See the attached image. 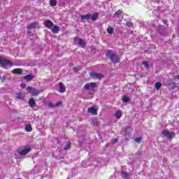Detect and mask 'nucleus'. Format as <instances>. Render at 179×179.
I'll return each mask as SVG.
<instances>
[{
	"mask_svg": "<svg viewBox=\"0 0 179 179\" xmlns=\"http://www.w3.org/2000/svg\"><path fill=\"white\" fill-rule=\"evenodd\" d=\"M106 57L110 59V61L114 64H118L121 60V58H120L115 52H113V50H107L106 52Z\"/></svg>",
	"mask_w": 179,
	"mask_h": 179,
	"instance_id": "obj_1",
	"label": "nucleus"
},
{
	"mask_svg": "<svg viewBox=\"0 0 179 179\" xmlns=\"http://www.w3.org/2000/svg\"><path fill=\"white\" fill-rule=\"evenodd\" d=\"M97 85L96 83H86L85 86H83V89L85 90H90L88 94H94L95 92V87Z\"/></svg>",
	"mask_w": 179,
	"mask_h": 179,
	"instance_id": "obj_2",
	"label": "nucleus"
},
{
	"mask_svg": "<svg viewBox=\"0 0 179 179\" xmlns=\"http://www.w3.org/2000/svg\"><path fill=\"white\" fill-rule=\"evenodd\" d=\"M0 66L2 68L11 67L13 66V63L10 60H7L6 58L0 56Z\"/></svg>",
	"mask_w": 179,
	"mask_h": 179,
	"instance_id": "obj_3",
	"label": "nucleus"
},
{
	"mask_svg": "<svg viewBox=\"0 0 179 179\" xmlns=\"http://www.w3.org/2000/svg\"><path fill=\"white\" fill-rule=\"evenodd\" d=\"M162 134L166 137L169 140H172L176 138V133L173 131L170 132L168 129H164L162 131Z\"/></svg>",
	"mask_w": 179,
	"mask_h": 179,
	"instance_id": "obj_4",
	"label": "nucleus"
},
{
	"mask_svg": "<svg viewBox=\"0 0 179 179\" xmlns=\"http://www.w3.org/2000/svg\"><path fill=\"white\" fill-rule=\"evenodd\" d=\"M27 90L28 92L32 94V96H38V94L42 92V91H38L37 89H35L34 87L28 86L27 87Z\"/></svg>",
	"mask_w": 179,
	"mask_h": 179,
	"instance_id": "obj_5",
	"label": "nucleus"
},
{
	"mask_svg": "<svg viewBox=\"0 0 179 179\" xmlns=\"http://www.w3.org/2000/svg\"><path fill=\"white\" fill-rule=\"evenodd\" d=\"M90 76L92 77L94 79H103V75L101 73H98L95 71H92L90 73Z\"/></svg>",
	"mask_w": 179,
	"mask_h": 179,
	"instance_id": "obj_6",
	"label": "nucleus"
},
{
	"mask_svg": "<svg viewBox=\"0 0 179 179\" xmlns=\"http://www.w3.org/2000/svg\"><path fill=\"white\" fill-rule=\"evenodd\" d=\"M166 87H169L170 89L174 90L176 87V83L173 81V79H169L166 81Z\"/></svg>",
	"mask_w": 179,
	"mask_h": 179,
	"instance_id": "obj_7",
	"label": "nucleus"
},
{
	"mask_svg": "<svg viewBox=\"0 0 179 179\" xmlns=\"http://www.w3.org/2000/svg\"><path fill=\"white\" fill-rule=\"evenodd\" d=\"M31 151V148H23L22 150H20V152H19V154L20 156H24L27 154H29V152Z\"/></svg>",
	"mask_w": 179,
	"mask_h": 179,
	"instance_id": "obj_8",
	"label": "nucleus"
},
{
	"mask_svg": "<svg viewBox=\"0 0 179 179\" xmlns=\"http://www.w3.org/2000/svg\"><path fill=\"white\" fill-rule=\"evenodd\" d=\"M87 112L93 115H97V109L94 106L88 108Z\"/></svg>",
	"mask_w": 179,
	"mask_h": 179,
	"instance_id": "obj_9",
	"label": "nucleus"
},
{
	"mask_svg": "<svg viewBox=\"0 0 179 179\" xmlns=\"http://www.w3.org/2000/svg\"><path fill=\"white\" fill-rule=\"evenodd\" d=\"M59 92L64 93L66 92V86L62 82L59 83Z\"/></svg>",
	"mask_w": 179,
	"mask_h": 179,
	"instance_id": "obj_10",
	"label": "nucleus"
},
{
	"mask_svg": "<svg viewBox=\"0 0 179 179\" xmlns=\"http://www.w3.org/2000/svg\"><path fill=\"white\" fill-rule=\"evenodd\" d=\"M44 25H45V27L48 29H51L52 27H53V22H52L50 20H46L45 22H44Z\"/></svg>",
	"mask_w": 179,
	"mask_h": 179,
	"instance_id": "obj_11",
	"label": "nucleus"
},
{
	"mask_svg": "<svg viewBox=\"0 0 179 179\" xmlns=\"http://www.w3.org/2000/svg\"><path fill=\"white\" fill-rule=\"evenodd\" d=\"M28 104H29L30 108H34L36 106L34 98L31 97L28 101Z\"/></svg>",
	"mask_w": 179,
	"mask_h": 179,
	"instance_id": "obj_12",
	"label": "nucleus"
},
{
	"mask_svg": "<svg viewBox=\"0 0 179 179\" xmlns=\"http://www.w3.org/2000/svg\"><path fill=\"white\" fill-rule=\"evenodd\" d=\"M34 78V76L32 74H29L23 76V79L26 80L28 82L31 81Z\"/></svg>",
	"mask_w": 179,
	"mask_h": 179,
	"instance_id": "obj_13",
	"label": "nucleus"
},
{
	"mask_svg": "<svg viewBox=\"0 0 179 179\" xmlns=\"http://www.w3.org/2000/svg\"><path fill=\"white\" fill-rule=\"evenodd\" d=\"M122 115V111L121 110H118L116 111V113H115L114 116L115 117H116L117 120H120L121 119Z\"/></svg>",
	"mask_w": 179,
	"mask_h": 179,
	"instance_id": "obj_14",
	"label": "nucleus"
},
{
	"mask_svg": "<svg viewBox=\"0 0 179 179\" xmlns=\"http://www.w3.org/2000/svg\"><path fill=\"white\" fill-rule=\"evenodd\" d=\"M80 20H91V15L90 14H86L85 15H80Z\"/></svg>",
	"mask_w": 179,
	"mask_h": 179,
	"instance_id": "obj_15",
	"label": "nucleus"
},
{
	"mask_svg": "<svg viewBox=\"0 0 179 179\" xmlns=\"http://www.w3.org/2000/svg\"><path fill=\"white\" fill-rule=\"evenodd\" d=\"M122 14V10H117L116 12H115L113 17L116 18H120Z\"/></svg>",
	"mask_w": 179,
	"mask_h": 179,
	"instance_id": "obj_16",
	"label": "nucleus"
},
{
	"mask_svg": "<svg viewBox=\"0 0 179 179\" xmlns=\"http://www.w3.org/2000/svg\"><path fill=\"white\" fill-rule=\"evenodd\" d=\"M13 74H17L20 75L22 73V69H15L14 70H12Z\"/></svg>",
	"mask_w": 179,
	"mask_h": 179,
	"instance_id": "obj_17",
	"label": "nucleus"
},
{
	"mask_svg": "<svg viewBox=\"0 0 179 179\" xmlns=\"http://www.w3.org/2000/svg\"><path fill=\"white\" fill-rule=\"evenodd\" d=\"M98 17H99V13H94L92 15H91V20L93 22H95L96 20H98Z\"/></svg>",
	"mask_w": 179,
	"mask_h": 179,
	"instance_id": "obj_18",
	"label": "nucleus"
},
{
	"mask_svg": "<svg viewBox=\"0 0 179 179\" xmlns=\"http://www.w3.org/2000/svg\"><path fill=\"white\" fill-rule=\"evenodd\" d=\"M36 26H37V23L34 22L31 23L29 25H27V29L31 30L33 29H35Z\"/></svg>",
	"mask_w": 179,
	"mask_h": 179,
	"instance_id": "obj_19",
	"label": "nucleus"
},
{
	"mask_svg": "<svg viewBox=\"0 0 179 179\" xmlns=\"http://www.w3.org/2000/svg\"><path fill=\"white\" fill-rule=\"evenodd\" d=\"M59 32V27L58 26H54L52 27V33L57 34Z\"/></svg>",
	"mask_w": 179,
	"mask_h": 179,
	"instance_id": "obj_20",
	"label": "nucleus"
},
{
	"mask_svg": "<svg viewBox=\"0 0 179 179\" xmlns=\"http://www.w3.org/2000/svg\"><path fill=\"white\" fill-rule=\"evenodd\" d=\"M71 141H67L66 143V145H65L64 148V150L66 151V150H69L71 148Z\"/></svg>",
	"mask_w": 179,
	"mask_h": 179,
	"instance_id": "obj_21",
	"label": "nucleus"
},
{
	"mask_svg": "<svg viewBox=\"0 0 179 179\" xmlns=\"http://www.w3.org/2000/svg\"><path fill=\"white\" fill-rule=\"evenodd\" d=\"M24 99V97L22 95V92L17 93V96H15V99L22 100Z\"/></svg>",
	"mask_w": 179,
	"mask_h": 179,
	"instance_id": "obj_22",
	"label": "nucleus"
},
{
	"mask_svg": "<svg viewBox=\"0 0 179 179\" xmlns=\"http://www.w3.org/2000/svg\"><path fill=\"white\" fill-rule=\"evenodd\" d=\"M120 176L124 178V179H127L129 176V173H127L125 171H122V173L120 174Z\"/></svg>",
	"mask_w": 179,
	"mask_h": 179,
	"instance_id": "obj_23",
	"label": "nucleus"
},
{
	"mask_svg": "<svg viewBox=\"0 0 179 179\" xmlns=\"http://www.w3.org/2000/svg\"><path fill=\"white\" fill-rule=\"evenodd\" d=\"M91 125L93 126H97L98 125V120L96 118H93L92 120H91V122H90Z\"/></svg>",
	"mask_w": 179,
	"mask_h": 179,
	"instance_id": "obj_24",
	"label": "nucleus"
},
{
	"mask_svg": "<svg viewBox=\"0 0 179 179\" xmlns=\"http://www.w3.org/2000/svg\"><path fill=\"white\" fill-rule=\"evenodd\" d=\"M25 131H27V132L29 133L32 131V127L31 124H27V126H25Z\"/></svg>",
	"mask_w": 179,
	"mask_h": 179,
	"instance_id": "obj_25",
	"label": "nucleus"
},
{
	"mask_svg": "<svg viewBox=\"0 0 179 179\" xmlns=\"http://www.w3.org/2000/svg\"><path fill=\"white\" fill-rule=\"evenodd\" d=\"M77 44H78V45H80V47L81 48H85V44L84 43V41H83V40H79V42L77 43Z\"/></svg>",
	"mask_w": 179,
	"mask_h": 179,
	"instance_id": "obj_26",
	"label": "nucleus"
},
{
	"mask_svg": "<svg viewBox=\"0 0 179 179\" xmlns=\"http://www.w3.org/2000/svg\"><path fill=\"white\" fill-rule=\"evenodd\" d=\"M57 3V0H50L49 1V4L52 7L56 6Z\"/></svg>",
	"mask_w": 179,
	"mask_h": 179,
	"instance_id": "obj_27",
	"label": "nucleus"
},
{
	"mask_svg": "<svg viewBox=\"0 0 179 179\" xmlns=\"http://www.w3.org/2000/svg\"><path fill=\"white\" fill-rule=\"evenodd\" d=\"M106 32L108 33L109 34H113L114 32L113 27H109L108 28H107Z\"/></svg>",
	"mask_w": 179,
	"mask_h": 179,
	"instance_id": "obj_28",
	"label": "nucleus"
},
{
	"mask_svg": "<svg viewBox=\"0 0 179 179\" xmlns=\"http://www.w3.org/2000/svg\"><path fill=\"white\" fill-rule=\"evenodd\" d=\"M161 87H162V83L160 82H157L155 83V88L157 90H160Z\"/></svg>",
	"mask_w": 179,
	"mask_h": 179,
	"instance_id": "obj_29",
	"label": "nucleus"
},
{
	"mask_svg": "<svg viewBox=\"0 0 179 179\" xmlns=\"http://www.w3.org/2000/svg\"><path fill=\"white\" fill-rule=\"evenodd\" d=\"M122 102L127 103L129 101L130 99L128 96H122Z\"/></svg>",
	"mask_w": 179,
	"mask_h": 179,
	"instance_id": "obj_30",
	"label": "nucleus"
},
{
	"mask_svg": "<svg viewBox=\"0 0 179 179\" xmlns=\"http://www.w3.org/2000/svg\"><path fill=\"white\" fill-rule=\"evenodd\" d=\"M125 26H127V27H134V23L131 22H127V23H125Z\"/></svg>",
	"mask_w": 179,
	"mask_h": 179,
	"instance_id": "obj_31",
	"label": "nucleus"
},
{
	"mask_svg": "<svg viewBox=\"0 0 179 179\" xmlns=\"http://www.w3.org/2000/svg\"><path fill=\"white\" fill-rule=\"evenodd\" d=\"M143 65L145 66L146 69H148L150 68V66L148 65V62L147 61H143Z\"/></svg>",
	"mask_w": 179,
	"mask_h": 179,
	"instance_id": "obj_32",
	"label": "nucleus"
},
{
	"mask_svg": "<svg viewBox=\"0 0 179 179\" xmlns=\"http://www.w3.org/2000/svg\"><path fill=\"white\" fill-rule=\"evenodd\" d=\"M79 41H83V39H80L79 37H75L74 38V42L77 44L79 43Z\"/></svg>",
	"mask_w": 179,
	"mask_h": 179,
	"instance_id": "obj_33",
	"label": "nucleus"
},
{
	"mask_svg": "<svg viewBox=\"0 0 179 179\" xmlns=\"http://www.w3.org/2000/svg\"><path fill=\"white\" fill-rule=\"evenodd\" d=\"M48 108H55V105H54V104L52 103V102H49V103H48Z\"/></svg>",
	"mask_w": 179,
	"mask_h": 179,
	"instance_id": "obj_34",
	"label": "nucleus"
},
{
	"mask_svg": "<svg viewBox=\"0 0 179 179\" xmlns=\"http://www.w3.org/2000/svg\"><path fill=\"white\" fill-rule=\"evenodd\" d=\"M135 142L138 143H140L141 141H142V137H138V138H136L134 139Z\"/></svg>",
	"mask_w": 179,
	"mask_h": 179,
	"instance_id": "obj_35",
	"label": "nucleus"
},
{
	"mask_svg": "<svg viewBox=\"0 0 179 179\" xmlns=\"http://www.w3.org/2000/svg\"><path fill=\"white\" fill-rule=\"evenodd\" d=\"M112 144H115L117 142H118V138H112Z\"/></svg>",
	"mask_w": 179,
	"mask_h": 179,
	"instance_id": "obj_36",
	"label": "nucleus"
},
{
	"mask_svg": "<svg viewBox=\"0 0 179 179\" xmlns=\"http://www.w3.org/2000/svg\"><path fill=\"white\" fill-rule=\"evenodd\" d=\"M62 104H63V102H62V101L57 102L56 104H55V107H58V106H61Z\"/></svg>",
	"mask_w": 179,
	"mask_h": 179,
	"instance_id": "obj_37",
	"label": "nucleus"
},
{
	"mask_svg": "<svg viewBox=\"0 0 179 179\" xmlns=\"http://www.w3.org/2000/svg\"><path fill=\"white\" fill-rule=\"evenodd\" d=\"M20 86L22 87V89H25V87H27V85L25 83H22Z\"/></svg>",
	"mask_w": 179,
	"mask_h": 179,
	"instance_id": "obj_38",
	"label": "nucleus"
},
{
	"mask_svg": "<svg viewBox=\"0 0 179 179\" xmlns=\"http://www.w3.org/2000/svg\"><path fill=\"white\" fill-rule=\"evenodd\" d=\"M179 80V76H175L173 77V80Z\"/></svg>",
	"mask_w": 179,
	"mask_h": 179,
	"instance_id": "obj_39",
	"label": "nucleus"
},
{
	"mask_svg": "<svg viewBox=\"0 0 179 179\" xmlns=\"http://www.w3.org/2000/svg\"><path fill=\"white\" fill-rule=\"evenodd\" d=\"M141 153H142V151L140 152V154H141Z\"/></svg>",
	"mask_w": 179,
	"mask_h": 179,
	"instance_id": "obj_40",
	"label": "nucleus"
},
{
	"mask_svg": "<svg viewBox=\"0 0 179 179\" xmlns=\"http://www.w3.org/2000/svg\"><path fill=\"white\" fill-rule=\"evenodd\" d=\"M17 179H22V178H17Z\"/></svg>",
	"mask_w": 179,
	"mask_h": 179,
	"instance_id": "obj_41",
	"label": "nucleus"
}]
</instances>
